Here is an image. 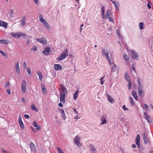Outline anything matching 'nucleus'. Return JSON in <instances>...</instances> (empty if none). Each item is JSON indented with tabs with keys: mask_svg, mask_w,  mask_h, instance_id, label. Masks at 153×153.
<instances>
[{
	"mask_svg": "<svg viewBox=\"0 0 153 153\" xmlns=\"http://www.w3.org/2000/svg\"><path fill=\"white\" fill-rule=\"evenodd\" d=\"M59 110H60L61 112L62 118L64 120H65V119L66 117L65 116L64 111L63 109H59Z\"/></svg>",
	"mask_w": 153,
	"mask_h": 153,
	"instance_id": "393cba45",
	"label": "nucleus"
},
{
	"mask_svg": "<svg viewBox=\"0 0 153 153\" xmlns=\"http://www.w3.org/2000/svg\"><path fill=\"white\" fill-rule=\"evenodd\" d=\"M123 108L124 111H126V110H128V109L126 108V107L125 105H123Z\"/></svg>",
	"mask_w": 153,
	"mask_h": 153,
	"instance_id": "09e8293b",
	"label": "nucleus"
},
{
	"mask_svg": "<svg viewBox=\"0 0 153 153\" xmlns=\"http://www.w3.org/2000/svg\"><path fill=\"white\" fill-rule=\"evenodd\" d=\"M0 53L4 56L7 57V54L6 53H5L4 52L0 50Z\"/></svg>",
	"mask_w": 153,
	"mask_h": 153,
	"instance_id": "58836bf2",
	"label": "nucleus"
},
{
	"mask_svg": "<svg viewBox=\"0 0 153 153\" xmlns=\"http://www.w3.org/2000/svg\"><path fill=\"white\" fill-rule=\"evenodd\" d=\"M91 153H96L97 152L96 149L94 147L93 145L90 144L89 145Z\"/></svg>",
	"mask_w": 153,
	"mask_h": 153,
	"instance_id": "ddd939ff",
	"label": "nucleus"
},
{
	"mask_svg": "<svg viewBox=\"0 0 153 153\" xmlns=\"http://www.w3.org/2000/svg\"><path fill=\"white\" fill-rule=\"evenodd\" d=\"M131 53H132V57L134 58L135 59L137 60H138V57H137V53H136V51L134 50H131L130 51Z\"/></svg>",
	"mask_w": 153,
	"mask_h": 153,
	"instance_id": "9b49d317",
	"label": "nucleus"
},
{
	"mask_svg": "<svg viewBox=\"0 0 153 153\" xmlns=\"http://www.w3.org/2000/svg\"><path fill=\"white\" fill-rule=\"evenodd\" d=\"M26 21V19L25 17V16H23L21 21V24L22 25L24 26L25 25V22Z\"/></svg>",
	"mask_w": 153,
	"mask_h": 153,
	"instance_id": "bb28decb",
	"label": "nucleus"
},
{
	"mask_svg": "<svg viewBox=\"0 0 153 153\" xmlns=\"http://www.w3.org/2000/svg\"><path fill=\"white\" fill-rule=\"evenodd\" d=\"M10 89H7L6 91V92L9 94H10Z\"/></svg>",
	"mask_w": 153,
	"mask_h": 153,
	"instance_id": "8fccbe9b",
	"label": "nucleus"
},
{
	"mask_svg": "<svg viewBox=\"0 0 153 153\" xmlns=\"http://www.w3.org/2000/svg\"><path fill=\"white\" fill-rule=\"evenodd\" d=\"M10 85V83L9 82H7L5 85V87L6 88V87L9 86Z\"/></svg>",
	"mask_w": 153,
	"mask_h": 153,
	"instance_id": "69168bd1",
	"label": "nucleus"
},
{
	"mask_svg": "<svg viewBox=\"0 0 153 153\" xmlns=\"http://www.w3.org/2000/svg\"><path fill=\"white\" fill-rule=\"evenodd\" d=\"M79 92V91L78 90H77L76 91L75 93L74 94H73V97H74V100H76L78 96V93Z\"/></svg>",
	"mask_w": 153,
	"mask_h": 153,
	"instance_id": "2f4dec72",
	"label": "nucleus"
},
{
	"mask_svg": "<svg viewBox=\"0 0 153 153\" xmlns=\"http://www.w3.org/2000/svg\"><path fill=\"white\" fill-rule=\"evenodd\" d=\"M135 143L138 148H140V142H135Z\"/></svg>",
	"mask_w": 153,
	"mask_h": 153,
	"instance_id": "603ef678",
	"label": "nucleus"
},
{
	"mask_svg": "<svg viewBox=\"0 0 153 153\" xmlns=\"http://www.w3.org/2000/svg\"><path fill=\"white\" fill-rule=\"evenodd\" d=\"M137 81L138 82V84L139 85V87H140L141 88V85L140 84V79L138 78L137 80Z\"/></svg>",
	"mask_w": 153,
	"mask_h": 153,
	"instance_id": "de8ad7c7",
	"label": "nucleus"
},
{
	"mask_svg": "<svg viewBox=\"0 0 153 153\" xmlns=\"http://www.w3.org/2000/svg\"><path fill=\"white\" fill-rule=\"evenodd\" d=\"M39 20L41 22L43 25L46 22V21L43 18V16L42 15L40 14L39 15Z\"/></svg>",
	"mask_w": 153,
	"mask_h": 153,
	"instance_id": "4be33fe9",
	"label": "nucleus"
},
{
	"mask_svg": "<svg viewBox=\"0 0 153 153\" xmlns=\"http://www.w3.org/2000/svg\"><path fill=\"white\" fill-rule=\"evenodd\" d=\"M144 115L145 116V117L146 118L148 116H149L147 113V112H144L143 113Z\"/></svg>",
	"mask_w": 153,
	"mask_h": 153,
	"instance_id": "680f3d73",
	"label": "nucleus"
},
{
	"mask_svg": "<svg viewBox=\"0 0 153 153\" xmlns=\"http://www.w3.org/2000/svg\"><path fill=\"white\" fill-rule=\"evenodd\" d=\"M120 150L121 151V152L122 153H128V152L126 151H124L123 150V149H120Z\"/></svg>",
	"mask_w": 153,
	"mask_h": 153,
	"instance_id": "13d9d810",
	"label": "nucleus"
},
{
	"mask_svg": "<svg viewBox=\"0 0 153 153\" xmlns=\"http://www.w3.org/2000/svg\"><path fill=\"white\" fill-rule=\"evenodd\" d=\"M42 78L43 77L42 74L39 76V80L40 81H42Z\"/></svg>",
	"mask_w": 153,
	"mask_h": 153,
	"instance_id": "5fc2aeb1",
	"label": "nucleus"
},
{
	"mask_svg": "<svg viewBox=\"0 0 153 153\" xmlns=\"http://www.w3.org/2000/svg\"><path fill=\"white\" fill-rule=\"evenodd\" d=\"M131 94L132 96L134 97L135 99L137 100V95L136 92L134 90L131 93Z\"/></svg>",
	"mask_w": 153,
	"mask_h": 153,
	"instance_id": "a878e982",
	"label": "nucleus"
},
{
	"mask_svg": "<svg viewBox=\"0 0 153 153\" xmlns=\"http://www.w3.org/2000/svg\"><path fill=\"white\" fill-rule=\"evenodd\" d=\"M36 129L37 130V131H38L41 128V127L40 126H39L38 127H36Z\"/></svg>",
	"mask_w": 153,
	"mask_h": 153,
	"instance_id": "338daca9",
	"label": "nucleus"
},
{
	"mask_svg": "<svg viewBox=\"0 0 153 153\" xmlns=\"http://www.w3.org/2000/svg\"><path fill=\"white\" fill-rule=\"evenodd\" d=\"M42 88V91L43 94L46 93L47 92V90L45 88V86L44 85H41Z\"/></svg>",
	"mask_w": 153,
	"mask_h": 153,
	"instance_id": "cd10ccee",
	"label": "nucleus"
},
{
	"mask_svg": "<svg viewBox=\"0 0 153 153\" xmlns=\"http://www.w3.org/2000/svg\"><path fill=\"white\" fill-rule=\"evenodd\" d=\"M80 139V138L77 135L74 138L73 140L74 144L76 145L79 148L82 146L79 141Z\"/></svg>",
	"mask_w": 153,
	"mask_h": 153,
	"instance_id": "7ed1b4c3",
	"label": "nucleus"
},
{
	"mask_svg": "<svg viewBox=\"0 0 153 153\" xmlns=\"http://www.w3.org/2000/svg\"><path fill=\"white\" fill-rule=\"evenodd\" d=\"M33 125L35 127H36L39 126V125L37 124L36 122L34 121L33 123Z\"/></svg>",
	"mask_w": 153,
	"mask_h": 153,
	"instance_id": "37998d69",
	"label": "nucleus"
},
{
	"mask_svg": "<svg viewBox=\"0 0 153 153\" xmlns=\"http://www.w3.org/2000/svg\"><path fill=\"white\" fill-rule=\"evenodd\" d=\"M146 119L148 123H152V118L150 116H148L146 118Z\"/></svg>",
	"mask_w": 153,
	"mask_h": 153,
	"instance_id": "72a5a7b5",
	"label": "nucleus"
},
{
	"mask_svg": "<svg viewBox=\"0 0 153 153\" xmlns=\"http://www.w3.org/2000/svg\"><path fill=\"white\" fill-rule=\"evenodd\" d=\"M108 62H109V65H111L112 64L113 65V63H114L113 62H111V60H110L109 61H108Z\"/></svg>",
	"mask_w": 153,
	"mask_h": 153,
	"instance_id": "e2e57ef3",
	"label": "nucleus"
},
{
	"mask_svg": "<svg viewBox=\"0 0 153 153\" xmlns=\"http://www.w3.org/2000/svg\"><path fill=\"white\" fill-rule=\"evenodd\" d=\"M7 23L3 21L0 22V26L4 27L5 28H7Z\"/></svg>",
	"mask_w": 153,
	"mask_h": 153,
	"instance_id": "412c9836",
	"label": "nucleus"
},
{
	"mask_svg": "<svg viewBox=\"0 0 153 153\" xmlns=\"http://www.w3.org/2000/svg\"><path fill=\"white\" fill-rule=\"evenodd\" d=\"M139 28L140 30H143L144 27V24L143 23L140 22L139 24Z\"/></svg>",
	"mask_w": 153,
	"mask_h": 153,
	"instance_id": "7c9ffc66",
	"label": "nucleus"
},
{
	"mask_svg": "<svg viewBox=\"0 0 153 153\" xmlns=\"http://www.w3.org/2000/svg\"><path fill=\"white\" fill-rule=\"evenodd\" d=\"M129 82V83L128 84V89L129 90H130L131 89V81H130L129 82Z\"/></svg>",
	"mask_w": 153,
	"mask_h": 153,
	"instance_id": "a19ab883",
	"label": "nucleus"
},
{
	"mask_svg": "<svg viewBox=\"0 0 153 153\" xmlns=\"http://www.w3.org/2000/svg\"><path fill=\"white\" fill-rule=\"evenodd\" d=\"M144 106L146 108V110H147V109L148 108V105L146 104H144Z\"/></svg>",
	"mask_w": 153,
	"mask_h": 153,
	"instance_id": "bf43d9fd",
	"label": "nucleus"
},
{
	"mask_svg": "<svg viewBox=\"0 0 153 153\" xmlns=\"http://www.w3.org/2000/svg\"><path fill=\"white\" fill-rule=\"evenodd\" d=\"M124 59L126 60H128L129 59V57L126 54H124L123 56Z\"/></svg>",
	"mask_w": 153,
	"mask_h": 153,
	"instance_id": "ea45409f",
	"label": "nucleus"
},
{
	"mask_svg": "<svg viewBox=\"0 0 153 153\" xmlns=\"http://www.w3.org/2000/svg\"><path fill=\"white\" fill-rule=\"evenodd\" d=\"M105 57H106L107 59L108 60V61L110 60H111L110 59V58L108 56V55H106Z\"/></svg>",
	"mask_w": 153,
	"mask_h": 153,
	"instance_id": "0e129e2a",
	"label": "nucleus"
},
{
	"mask_svg": "<svg viewBox=\"0 0 153 153\" xmlns=\"http://www.w3.org/2000/svg\"><path fill=\"white\" fill-rule=\"evenodd\" d=\"M30 147L31 151L34 152L36 151V147L34 144L33 143H31L30 144Z\"/></svg>",
	"mask_w": 153,
	"mask_h": 153,
	"instance_id": "f8f14e48",
	"label": "nucleus"
},
{
	"mask_svg": "<svg viewBox=\"0 0 153 153\" xmlns=\"http://www.w3.org/2000/svg\"><path fill=\"white\" fill-rule=\"evenodd\" d=\"M66 94H65L64 93H61L60 94V101L63 103H64L65 102V98Z\"/></svg>",
	"mask_w": 153,
	"mask_h": 153,
	"instance_id": "0eeeda50",
	"label": "nucleus"
},
{
	"mask_svg": "<svg viewBox=\"0 0 153 153\" xmlns=\"http://www.w3.org/2000/svg\"><path fill=\"white\" fill-rule=\"evenodd\" d=\"M44 37L40 39H36V40L40 42L42 44L45 45L47 43V41L45 39H44Z\"/></svg>",
	"mask_w": 153,
	"mask_h": 153,
	"instance_id": "1a4fd4ad",
	"label": "nucleus"
},
{
	"mask_svg": "<svg viewBox=\"0 0 153 153\" xmlns=\"http://www.w3.org/2000/svg\"><path fill=\"white\" fill-rule=\"evenodd\" d=\"M13 9H11L10 11V15L11 16H12L13 15Z\"/></svg>",
	"mask_w": 153,
	"mask_h": 153,
	"instance_id": "3c124183",
	"label": "nucleus"
},
{
	"mask_svg": "<svg viewBox=\"0 0 153 153\" xmlns=\"http://www.w3.org/2000/svg\"><path fill=\"white\" fill-rule=\"evenodd\" d=\"M18 120L19 123V124H20V126L21 128L22 129H24L25 128V126L23 123L22 122V117L21 114H19V115Z\"/></svg>",
	"mask_w": 153,
	"mask_h": 153,
	"instance_id": "20e7f679",
	"label": "nucleus"
},
{
	"mask_svg": "<svg viewBox=\"0 0 153 153\" xmlns=\"http://www.w3.org/2000/svg\"><path fill=\"white\" fill-rule=\"evenodd\" d=\"M138 90L139 92V94L140 96L143 98L144 95V91L140 87H138Z\"/></svg>",
	"mask_w": 153,
	"mask_h": 153,
	"instance_id": "9d476101",
	"label": "nucleus"
},
{
	"mask_svg": "<svg viewBox=\"0 0 153 153\" xmlns=\"http://www.w3.org/2000/svg\"><path fill=\"white\" fill-rule=\"evenodd\" d=\"M68 55V51L67 49L64 51L57 58L58 61H59L65 58Z\"/></svg>",
	"mask_w": 153,
	"mask_h": 153,
	"instance_id": "f03ea898",
	"label": "nucleus"
},
{
	"mask_svg": "<svg viewBox=\"0 0 153 153\" xmlns=\"http://www.w3.org/2000/svg\"><path fill=\"white\" fill-rule=\"evenodd\" d=\"M27 71L28 73V74L29 75H31V71L30 68H27Z\"/></svg>",
	"mask_w": 153,
	"mask_h": 153,
	"instance_id": "4c0bfd02",
	"label": "nucleus"
},
{
	"mask_svg": "<svg viewBox=\"0 0 153 153\" xmlns=\"http://www.w3.org/2000/svg\"><path fill=\"white\" fill-rule=\"evenodd\" d=\"M102 53L104 56H105L106 55L109 54V53L107 51V49L105 48H104L102 49Z\"/></svg>",
	"mask_w": 153,
	"mask_h": 153,
	"instance_id": "f3484780",
	"label": "nucleus"
},
{
	"mask_svg": "<svg viewBox=\"0 0 153 153\" xmlns=\"http://www.w3.org/2000/svg\"><path fill=\"white\" fill-rule=\"evenodd\" d=\"M107 116L105 115H102L101 116L100 120L101 121V125L106 124L107 121L106 120Z\"/></svg>",
	"mask_w": 153,
	"mask_h": 153,
	"instance_id": "39448f33",
	"label": "nucleus"
},
{
	"mask_svg": "<svg viewBox=\"0 0 153 153\" xmlns=\"http://www.w3.org/2000/svg\"><path fill=\"white\" fill-rule=\"evenodd\" d=\"M11 36L15 38L20 37L21 36H23V37L26 38L27 37V35L25 33L19 32L17 33L12 32L10 33Z\"/></svg>",
	"mask_w": 153,
	"mask_h": 153,
	"instance_id": "f257e3e1",
	"label": "nucleus"
},
{
	"mask_svg": "<svg viewBox=\"0 0 153 153\" xmlns=\"http://www.w3.org/2000/svg\"><path fill=\"white\" fill-rule=\"evenodd\" d=\"M23 67L24 68H26L27 67V64L26 62L24 61L23 63Z\"/></svg>",
	"mask_w": 153,
	"mask_h": 153,
	"instance_id": "a18cd8bd",
	"label": "nucleus"
},
{
	"mask_svg": "<svg viewBox=\"0 0 153 153\" xmlns=\"http://www.w3.org/2000/svg\"><path fill=\"white\" fill-rule=\"evenodd\" d=\"M109 18V21L110 22H113L114 21H113V19H112L111 18V17H110Z\"/></svg>",
	"mask_w": 153,
	"mask_h": 153,
	"instance_id": "052dcab7",
	"label": "nucleus"
},
{
	"mask_svg": "<svg viewBox=\"0 0 153 153\" xmlns=\"http://www.w3.org/2000/svg\"><path fill=\"white\" fill-rule=\"evenodd\" d=\"M37 75L39 76L40 75H41L42 74V73L39 71H38L37 72Z\"/></svg>",
	"mask_w": 153,
	"mask_h": 153,
	"instance_id": "4d7b16f0",
	"label": "nucleus"
},
{
	"mask_svg": "<svg viewBox=\"0 0 153 153\" xmlns=\"http://www.w3.org/2000/svg\"><path fill=\"white\" fill-rule=\"evenodd\" d=\"M37 49L36 47L35 46H33V48H31V50H34L35 51H36Z\"/></svg>",
	"mask_w": 153,
	"mask_h": 153,
	"instance_id": "49530a36",
	"label": "nucleus"
},
{
	"mask_svg": "<svg viewBox=\"0 0 153 153\" xmlns=\"http://www.w3.org/2000/svg\"><path fill=\"white\" fill-rule=\"evenodd\" d=\"M151 4V3H149L147 4V6L149 9H150L151 8V6L150 4Z\"/></svg>",
	"mask_w": 153,
	"mask_h": 153,
	"instance_id": "864d4df0",
	"label": "nucleus"
},
{
	"mask_svg": "<svg viewBox=\"0 0 153 153\" xmlns=\"http://www.w3.org/2000/svg\"><path fill=\"white\" fill-rule=\"evenodd\" d=\"M129 98L130 99V105L132 106H133L134 104V101H133V99L131 97H129Z\"/></svg>",
	"mask_w": 153,
	"mask_h": 153,
	"instance_id": "473e14b6",
	"label": "nucleus"
},
{
	"mask_svg": "<svg viewBox=\"0 0 153 153\" xmlns=\"http://www.w3.org/2000/svg\"><path fill=\"white\" fill-rule=\"evenodd\" d=\"M57 150L59 153H64L62 150L59 147L57 148Z\"/></svg>",
	"mask_w": 153,
	"mask_h": 153,
	"instance_id": "79ce46f5",
	"label": "nucleus"
},
{
	"mask_svg": "<svg viewBox=\"0 0 153 153\" xmlns=\"http://www.w3.org/2000/svg\"><path fill=\"white\" fill-rule=\"evenodd\" d=\"M24 117L26 119H28L30 117L28 115L26 114L24 115Z\"/></svg>",
	"mask_w": 153,
	"mask_h": 153,
	"instance_id": "6e6d98bb",
	"label": "nucleus"
},
{
	"mask_svg": "<svg viewBox=\"0 0 153 153\" xmlns=\"http://www.w3.org/2000/svg\"><path fill=\"white\" fill-rule=\"evenodd\" d=\"M54 68L56 71H59L62 69V66L59 64H55Z\"/></svg>",
	"mask_w": 153,
	"mask_h": 153,
	"instance_id": "dca6fc26",
	"label": "nucleus"
},
{
	"mask_svg": "<svg viewBox=\"0 0 153 153\" xmlns=\"http://www.w3.org/2000/svg\"><path fill=\"white\" fill-rule=\"evenodd\" d=\"M43 25L48 29H50V27L48 23V22L46 21V22Z\"/></svg>",
	"mask_w": 153,
	"mask_h": 153,
	"instance_id": "c9c22d12",
	"label": "nucleus"
},
{
	"mask_svg": "<svg viewBox=\"0 0 153 153\" xmlns=\"http://www.w3.org/2000/svg\"><path fill=\"white\" fill-rule=\"evenodd\" d=\"M60 87L61 88V91L62 92V93H64L65 94H67V90L65 86L62 84L60 85Z\"/></svg>",
	"mask_w": 153,
	"mask_h": 153,
	"instance_id": "6e6552de",
	"label": "nucleus"
},
{
	"mask_svg": "<svg viewBox=\"0 0 153 153\" xmlns=\"http://www.w3.org/2000/svg\"><path fill=\"white\" fill-rule=\"evenodd\" d=\"M148 134L146 133H144L143 134V140L144 143L145 144L148 143L149 142V139L148 138Z\"/></svg>",
	"mask_w": 153,
	"mask_h": 153,
	"instance_id": "423d86ee",
	"label": "nucleus"
},
{
	"mask_svg": "<svg viewBox=\"0 0 153 153\" xmlns=\"http://www.w3.org/2000/svg\"><path fill=\"white\" fill-rule=\"evenodd\" d=\"M101 6H102V7L101 8V14H102V18L103 19H105V17L104 16V13H105V8H104V6H103V5H102Z\"/></svg>",
	"mask_w": 153,
	"mask_h": 153,
	"instance_id": "a211bd4d",
	"label": "nucleus"
},
{
	"mask_svg": "<svg viewBox=\"0 0 153 153\" xmlns=\"http://www.w3.org/2000/svg\"><path fill=\"white\" fill-rule=\"evenodd\" d=\"M2 151L4 153H9L7 151H5L3 149L2 150Z\"/></svg>",
	"mask_w": 153,
	"mask_h": 153,
	"instance_id": "774afa93",
	"label": "nucleus"
},
{
	"mask_svg": "<svg viewBox=\"0 0 153 153\" xmlns=\"http://www.w3.org/2000/svg\"><path fill=\"white\" fill-rule=\"evenodd\" d=\"M140 136L139 134H138L136 136V140H135V142H140Z\"/></svg>",
	"mask_w": 153,
	"mask_h": 153,
	"instance_id": "f704fd0d",
	"label": "nucleus"
},
{
	"mask_svg": "<svg viewBox=\"0 0 153 153\" xmlns=\"http://www.w3.org/2000/svg\"><path fill=\"white\" fill-rule=\"evenodd\" d=\"M16 72L17 74H19L20 73L19 67V62L16 64Z\"/></svg>",
	"mask_w": 153,
	"mask_h": 153,
	"instance_id": "6ab92c4d",
	"label": "nucleus"
},
{
	"mask_svg": "<svg viewBox=\"0 0 153 153\" xmlns=\"http://www.w3.org/2000/svg\"><path fill=\"white\" fill-rule=\"evenodd\" d=\"M31 108L33 110H35L36 112L38 111L37 108L35 107V105L34 104H32L31 106Z\"/></svg>",
	"mask_w": 153,
	"mask_h": 153,
	"instance_id": "c756f323",
	"label": "nucleus"
},
{
	"mask_svg": "<svg viewBox=\"0 0 153 153\" xmlns=\"http://www.w3.org/2000/svg\"><path fill=\"white\" fill-rule=\"evenodd\" d=\"M50 48L49 47H46L45 49L44 52V54L45 55H48L50 52Z\"/></svg>",
	"mask_w": 153,
	"mask_h": 153,
	"instance_id": "aec40b11",
	"label": "nucleus"
},
{
	"mask_svg": "<svg viewBox=\"0 0 153 153\" xmlns=\"http://www.w3.org/2000/svg\"><path fill=\"white\" fill-rule=\"evenodd\" d=\"M111 14V11L110 10H108L106 11V13L105 14V18H107V19H108L110 17V14Z\"/></svg>",
	"mask_w": 153,
	"mask_h": 153,
	"instance_id": "b1692460",
	"label": "nucleus"
},
{
	"mask_svg": "<svg viewBox=\"0 0 153 153\" xmlns=\"http://www.w3.org/2000/svg\"><path fill=\"white\" fill-rule=\"evenodd\" d=\"M116 32L117 33V34L118 35V36L120 37L121 36L120 35V33L119 31L117 29L116 30Z\"/></svg>",
	"mask_w": 153,
	"mask_h": 153,
	"instance_id": "c03bdc74",
	"label": "nucleus"
},
{
	"mask_svg": "<svg viewBox=\"0 0 153 153\" xmlns=\"http://www.w3.org/2000/svg\"><path fill=\"white\" fill-rule=\"evenodd\" d=\"M117 68V66L114 63H113L112 65L111 71L114 72L115 71V69Z\"/></svg>",
	"mask_w": 153,
	"mask_h": 153,
	"instance_id": "e433bc0d",
	"label": "nucleus"
},
{
	"mask_svg": "<svg viewBox=\"0 0 153 153\" xmlns=\"http://www.w3.org/2000/svg\"><path fill=\"white\" fill-rule=\"evenodd\" d=\"M10 43V41L7 39H3L0 40V43L8 44Z\"/></svg>",
	"mask_w": 153,
	"mask_h": 153,
	"instance_id": "2eb2a0df",
	"label": "nucleus"
},
{
	"mask_svg": "<svg viewBox=\"0 0 153 153\" xmlns=\"http://www.w3.org/2000/svg\"><path fill=\"white\" fill-rule=\"evenodd\" d=\"M125 77L127 81L129 82L131 81L130 80L129 76L128 74L126 72L125 73Z\"/></svg>",
	"mask_w": 153,
	"mask_h": 153,
	"instance_id": "c85d7f7f",
	"label": "nucleus"
},
{
	"mask_svg": "<svg viewBox=\"0 0 153 153\" xmlns=\"http://www.w3.org/2000/svg\"><path fill=\"white\" fill-rule=\"evenodd\" d=\"M106 95L107 97L108 100L109 102L111 103H113L114 101L113 98L111 97V96L108 94H106Z\"/></svg>",
	"mask_w": 153,
	"mask_h": 153,
	"instance_id": "4468645a",
	"label": "nucleus"
},
{
	"mask_svg": "<svg viewBox=\"0 0 153 153\" xmlns=\"http://www.w3.org/2000/svg\"><path fill=\"white\" fill-rule=\"evenodd\" d=\"M26 83L22 84L21 89L23 93H25L26 89Z\"/></svg>",
	"mask_w": 153,
	"mask_h": 153,
	"instance_id": "5701e85b",
	"label": "nucleus"
}]
</instances>
